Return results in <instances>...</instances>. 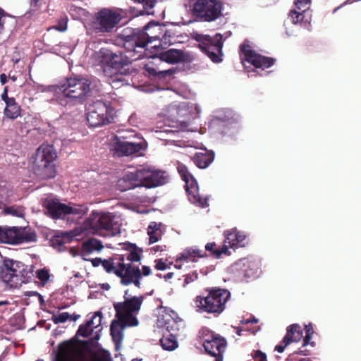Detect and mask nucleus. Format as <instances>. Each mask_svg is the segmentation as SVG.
Segmentation results:
<instances>
[{
    "label": "nucleus",
    "mask_w": 361,
    "mask_h": 361,
    "mask_svg": "<svg viewBox=\"0 0 361 361\" xmlns=\"http://www.w3.org/2000/svg\"><path fill=\"white\" fill-rule=\"evenodd\" d=\"M165 25L151 21L142 29L125 28L119 35L123 47L131 54L133 59H142L148 44L159 40L167 35Z\"/></svg>",
    "instance_id": "obj_1"
},
{
    "label": "nucleus",
    "mask_w": 361,
    "mask_h": 361,
    "mask_svg": "<svg viewBox=\"0 0 361 361\" xmlns=\"http://www.w3.org/2000/svg\"><path fill=\"white\" fill-rule=\"evenodd\" d=\"M128 253L121 255L116 262V270L115 275L120 278L121 284L129 286L133 284L140 288L141 286V269L135 262H140L142 259L143 250L135 244L128 243L126 245Z\"/></svg>",
    "instance_id": "obj_2"
},
{
    "label": "nucleus",
    "mask_w": 361,
    "mask_h": 361,
    "mask_svg": "<svg viewBox=\"0 0 361 361\" xmlns=\"http://www.w3.org/2000/svg\"><path fill=\"white\" fill-rule=\"evenodd\" d=\"M88 78L71 77L59 85L54 86V99L59 105L67 107L82 104L90 92Z\"/></svg>",
    "instance_id": "obj_3"
},
{
    "label": "nucleus",
    "mask_w": 361,
    "mask_h": 361,
    "mask_svg": "<svg viewBox=\"0 0 361 361\" xmlns=\"http://www.w3.org/2000/svg\"><path fill=\"white\" fill-rule=\"evenodd\" d=\"M204 293L206 295H198L195 298L197 311L218 317L225 310L226 304L231 297L229 290L212 287L206 288Z\"/></svg>",
    "instance_id": "obj_4"
},
{
    "label": "nucleus",
    "mask_w": 361,
    "mask_h": 361,
    "mask_svg": "<svg viewBox=\"0 0 361 361\" xmlns=\"http://www.w3.org/2000/svg\"><path fill=\"white\" fill-rule=\"evenodd\" d=\"M57 158L53 145L42 144L37 149L31 169L34 174L40 180L53 178L56 175L54 161Z\"/></svg>",
    "instance_id": "obj_5"
},
{
    "label": "nucleus",
    "mask_w": 361,
    "mask_h": 361,
    "mask_svg": "<svg viewBox=\"0 0 361 361\" xmlns=\"http://www.w3.org/2000/svg\"><path fill=\"white\" fill-rule=\"evenodd\" d=\"M115 215L107 212L93 210L82 224L83 231L100 236L114 235L117 224Z\"/></svg>",
    "instance_id": "obj_6"
},
{
    "label": "nucleus",
    "mask_w": 361,
    "mask_h": 361,
    "mask_svg": "<svg viewBox=\"0 0 361 361\" xmlns=\"http://www.w3.org/2000/svg\"><path fill=\"white\" fill-rule=\"evenodd\" d=\"M121 9L102 8L94 13L88 23V30L92 34L111 33L119 25L123 16Z\"/></svg>",
    "instance_id": "obj_7"
},
{
    "label": "nucleus",
    "mask_w": 361,
    "mask_h": 361,
    "mask_svg": "<svg viewBox=\"0 0 361 361\" xmlns=\"http://www.w3.org/2000/svg\"><path fill=\"white\" fill-rule=\"evenodd\" d=\"M0 278L11 288H18L23 283L31 282L34 273L31 267L20 262L9 260L1 267Z\"/></svg>",
    "instance_id": "obj_8"
},
{
    "label": "nucleus",
    "mask_w": 361,
    "mask_h": 361,
    "mask_svg": "<svg viewBox=\"0 0 361 361\" xmlns=\"http://www.w3.org/2000/svg\"><path fill=\"white\" fill-rule=\"evenodd\" d=\"M42 206L47 211L46 214L54 219H61L70 214L83 216L88 212V207L85 204H66L60 202L59 199L52 197L43 199Z\"/></svg>",
    "instance_id": "obj_9"
},
{
    "label": "nucleus",
    "mask_w": 361,
    "mask_h": 361,
    "mask_svg": "<svg viewBox=\"0 0 361 361\" xmlns=\"http://www.w3.org/2000/svg\"><path fill=\"white\" fill-rule=\"evenodd\" d=\"M224 4L221 0H196L192 15L199 22L211 23L223 16Z\"/></svg>",
    "instance_id": "obj_10"
},
{
    "label": "nucleus",
    "mask_w": 361,
    "mask_h": 361,
    "mask_svg": "<svg viewBox=\"0 0 361 361\" xmlns=\"http://www.w3.org/2000/svg\"><path fill=\"white\" fill-rule=\"evenodd\" d=\"M129 290H126L124 294L123 302L114 303L116 311V317H120L128 322V326H135L138 324V320L133 313L137 312L141 307L144 298L142 296L131 298L128 297Z\"/></svg>",
    "instance_id": "obj_11"
},
{
    "label": "nucleus",
    "mask_w": 361,
    "mask_h": 361,
    "mask_svg": "<svg viewBox=\"0 0 361 361\" xmlns=\"http://www.w3.org/2000/svg\"><path fill=\"white\" fill-rule=\"evenodd\" d=\"M193 39L199 43V48L207 54L212 62L220 63L222 61L223 41L221 34L216 33L214 36H210L196 33L193 36Z\"/></svg>",
    "instance_id": "obj_12"
},
{
    "label": "nucleus",
    "mask_w": 361,
    "mask_h": 361,
    "mask_svg": "<svg viewBox=\"0 0 361 361\" xmlns=\"http://www.w3.org/2000/svg\"><path fill=\"white\" fill-rule=\"evenodd\" d=\"M114 119V109L106 103L97 100L90 104L87 121L90 126L99 127L111 123Z\"/></svg>",
    "instance_id": "obj_13"
},
{
    "label": "nucleus",
    "mask_w": 361,
    "mask_h": 361,
    "mask_svg": "<svg viewBox=\"0 0 361 361\" xmlns=\"http://www.w3.org/2000/svg\"><path fill=\"white\" fill-rule=\"evenodd\" d=\"M177 170L182 180L185 183L186 191L188 192L189 200L194 204L200 207L208 206V199L202 197L199 193V188L197 180L189 172L185 165L181 163L178 164Z\"/></svg>",
    "instance_id": "obj_14"
},
{
    "label": "nucleus",
    "mask_w": 361,
    "mask_h": 361,
    "mask_svg": "<svg viewBox=\"0 0 361 361\" xmlns=\"http://www.w3.org/2000/svg\"><path fill=\"white\" fill-rule=\"evenodd\" d=\"M202 334L206 353L215 357V361H223V354L227 345L226 339L209 329H203Z\"/></svg>",
    "instance_id": "obj_15"
},
{
    "label": "nucleus",
    "mask_w": 361,
    "mask_h": 361,
    "mask_svg": "<svg viewBox=\"0 0 361 361\" xmlns=\"http://www.w3.org/2000/svg\"><path fill=\"white\" fill-rule=\"evenodd\" d=\"M240 59L252 64L257 68L265 69L272 66L275 59L262 56L252 50L250 46L244 42L240 46Z\"/></svg>",
    "instance_id": "obj_16"
},
{
    "label": "nucleus",
    "mask_w": 361,
    "mask_h": 361,
    "mask_svg": "<svg viewBox=\"0 0 361 361\" xmlns=\"http://www.w3.org/2000/svg\"><path fill=\"white\" fill-rule=\"evenodd\" d=\"M126 52L128 56H124L121 52L117 54L106 49H102L98 53V56L102 59L101 61L102 63L108 64L111 68L119 69L128 66L133 61L137 60L133 59L134 57H132L131 54L127 51Z\"/></svg>",
    "instance_id": "obj_17"
},
{
    "label": "nucleus",
    "mask_w": 361,
    "mask_h": 361,
    "mask_svg": "<svg viewBox=\"0 0 361 361\" xmlns=\"http://www.w3.org/2000/svg\"><path fill=\"white\" fill-rule=\"evenodd\" d=\"M138 171L142 187L154 188L164 185L167 181V176L164 171L149 169H142Z\"/></svg>",
    "instance_id": "obj_18"
},
{
    "label": "nucleus",
    "mask_w": 361,
    "mask_h": 361,
    "mask_svg": "<svg viewBox=\"0 0 361 361\" xmlns=\"http://www.w3.org/2000/svg\"><path fill=\"white\" fill-rule=\"evenodd\" d=\"M142 149L141 143L121 140L118 136L114 137L112 149L118 157L130 156L138 153Z\"/></svg>",
    "instance_id": "obj_19"
},
{
    "label": "nucleus",
    "mask_w": 361,
    "mask_h": 361,
    "mask_svg": "<svg viewBox=\"0 0 361 361\" xmlns=\"http://www.w3.org/2000/svg\"><path fill=\"white\" fill-rule=\"evenodd\" d=\"M8 232L9 236L8 240H6L7 244L18 245L37 240V235L35 232L26 231L22 228L10 227Z\"/></svg>",
    "instance_id": "obj_20"
},
{
    "label": "nucleus",
    "mask_w": 361,
    "mask_h": 361,
    "mask_svg": "<svg viewBox=\"0 0 361 361\" xmlns=\"http://www.w3.org/2000/svg\"><path fill=\"white\" fill-rule=\"evenodd\" d=\"M138 169L135 172H129L119 178L116 183V188L121 191H127L135 188L142 187Z\"/></svg>",
    "instance_id": "obj_21"
},
{
    "label": "nucleus",
    "mask_w": 361,
    "mask_h": 361,
    "mask_svg": "<svg viewBox=\"0 0 361 361\" xmlns=\"http://www.w3.org/2000/svg\"><path fill=\"white\" fill-rule=\"evenodd\" d=\"M312 11L304 8L302 10L292 9L290 11L288 17L293 24H299L300 26L310 30L312 20Z\"/></svg>",
    "instance_id": "obj_22"
},
{
    "label": "nucleus",
    "mask_w": 361,
    "mask_h": 361,
    "mask_svg": "<svg viewBox=\"0 0 361 361\" xmlns=\"http://www.w3.org/2000/svg\"><path fill=\"white\" fill-rule=\"evenodd\" d=\"M159 59L168 63L175 64L185 62L188 59V54L183 50L170 49L159 54Z\"/></svg>",
    "instance_id": "obj_23"
},
{
    "label": "nucleus",
    "mask_w": 361,
    "mask_h": 361,
    "mask_svg": "<svg viewBox=\"0 0 361 361\" xmlns=\"http://www.w3.org/2000/svg\"><path fill=\"white\" fill-rule=\"evenodd\" d=\"M111 322L110 325V334L112 337L113 341L116 345H120L123 338V330L126 326H128V322L121 319L120 317H116Z\"/></svg>",
    "instance_id": "obj_24"
},
{
    "label": "nucleus",
    "mask_w": 361,
    "mask_h": 361,
    "mask_svg": "<svg viewBox=\"0 0 361 361\" xmlns=\"http://www.w3.org/2000/svg\"><path fill=\"white\" fill-rule=\"evenodd\" d=\"M104 248L102 242L94 238H90L82 243L81 245V256L85 260L86 256L94 252H100Z\"/></svg>",
    "instance_id": "obj_25"
},
{
    "label": "nucleus",
    "mask_w": 361,
    "mask_h": 361,
    "mask_svg": "<svg viewBox=\"0 0 361 361\" xmlns=\"http://www.w3.org/2000/svg\"><path fill=\"white\" fill-rule=\"evenodd\" d=\"M214 152L206 150L204 152H197L192 158L194 164L200 169H206L214 159Z\"/></svg>",
    "instance_id": "obj_26"
},
{
    "label": "nucleus",
    "mask_w": 361,
    "mask_h": 361,
    "mask_svg": "<svg viewBox=\"0 0 361 361\" xmlns=\"http://www.w3.org/2000/svg\"><path fill=\"white\" fill-rule=\"evenodd\" d=\"M204 256L205 253L203 250L188 247L178 255L176 262L179 261L185 262H196L197 259L204 257Z\"/></svg>",
    "instance_id": "obj_27"
},
{
    "label": "nucleus",
    "mask_w": 361,
    "mask_h": 361,
    "mask_svg": "<svg viewBox=\"0 0 361 361\" xmlns=\"http://www.w3.org/2000/svg\"><path fill=\"white\" fill-rule=\"evenodd\" d=\"M21 107L16 102V99H11L8 103L6 104L4 114L8 118L14 120L21 116Z\"/></svg>",
    "instance_id": "obj_28"
},
{
    "label": "nucleus",
    "mask_w": 361,
    "mask_h": 361,
    "mask_svg": "<svg viewBox=\"0 0 361 361\" xmlns=\"http://www.w3.org/2000/svg\"><path fill=\"white\" fill-rule=\"evenodd\" d=\"M285 337H288L289 342H299L303 337V331L298 324H293L288 326Z\"/></svg>",
    "instance_id": "obj_29"
},
{
    "label": "nucleus",
    "mask_w": 361,
    "mask_h": 361,
    "mask_svg": "<svg viewBox=\"0 0 361 361\" xmlns=\"http://www.w3.org/2000/svg\"><path fill=\"white\" fill-rule=\"evenodd\" d=\"M90 262L92 263V265L94 267H97L100 264L102 265L104 270L109 273L111 274L114 273L115 274V271L116 270V262L114 259L109 258L108 259H102L99 257H96L90 259Z\"/></svg>",
    "instance_id": "obj_30"
},
{
    "label": "nucleus",
    "mask_w": 361,
    "mask_h": 361,
    "mask_svg": "<svg viewBox=\"0 0 361 361\" xmlns=\"http://www.w3.org/2000/svg\"><path fill=\"white\" fill-rule=\"evenodd\" d=\"M147 234L149 235V243L152 244L157 242L161 237V231L160 225L156 222H152L147 228Z\"/></svg>",
    "instance_id": "obj_31"
},
{
    "label": "nucleus",
    "mask_w": 361,
    "mask_h": 361,
    "mask_svg": "<svg viewBox=\"0 0 361 361\" xmlns=\"http://www.w3.org/2000/svg\"><path fill=\"white\" fill-rule=\"evenodd\" d=\"M305 336L304 337L302 347L305 348L308 345H311L312 347H314L316 345L315 342L311 341L312 336L314 334L312 324L309 323L308 324L305 325Z\"/></svg>",
    "instance_id": "obj_32"
},
{
    "label": "nucleus",
    "mask_w": 361,
    "mask_h": 361,
    "mask_svg": "<svg viewBox=\"0 0 361 361\" xmlns=\"http://www.w3.org/2000/svg\"><path fill=\"white\" fill-rule=\"evenodd\" d=\"M135 3L143 4V10L140 11V15L154 14L152 8L159 0H133Z\"/></svg>",
    "instance_id": "obj_33"
},
{
    "label": "nucleus",
    "mask_w": 361,
    "mask_h": 361,
    "mask_svg": "<svg viewBox=\"0 0 361 361\" xmlns=\"http://www.w3.org/2000/svg\"><path fill=\"white\" fill-rule=\"evenodd\" d=\"M160 343L162 348L166 350H173L178 347L176 338L170 334L169 336H163L160 339Z\"/></svg>",
    "instance_id": "obj_34"
},
{
    "label": "nucleus",
    "mask_w": 361,
    "mask_h": 361,
    "mask_svg": "<svg viewBox=\"0 0 361 361\" xmlns=\"http://www.w3.org/2000/svg\"><path fill=\"white\" fill-rule=\"evenodd\" d=\"M225 239L224 243H228L230 247H237L236 243V233H235V228H232L231 230H226L224 233Z\"/></svg>",
    "instance_id": "obj_35"
},
{
    "label": "nucleus",
    "mask_w": 361,
    "mask_h": 361,
    "mask_svg": "<svg viewBox=\"0 0 361 361\" xmlns=\"http://www.w3.org/2000/svg\"><path fill=\"white\" fill-rule=\"evenodd\" d=\"M90 323H92V321H87L85 324H81L77 331L76 335L82 337L90 336L93 331L92 328L90 327Z\"/></svg>",
    "instance_id": "obj_36"
},
{
    "label": "nucleus",
    "mask_w": 361,
    "mask_h": 361,
    "mask_svg": "<svg viewBox=\"0 0 361 361\" xmlns=\"http://www.w3.org/2000/svg\"><path fill=\"white\" fill-rule=\"evenodd\" d=\"M68 22V16L66 14H63L59 17L56 25L53 26L52 28L59 32H65L67 30Z\"/></svg>",
    "instance_id": "obj_37"
},
{
    "label": "nucleus",
    "mask_w": 361,
    "mask_h": 361,
    "mask_svg": "<svg viewBox=\"0 0 361 361\" xmlns=\"http://www.w3.org/2000/svg\"><path fill=\"white\" fill-rule=\"evenodd\" d=\"M145 70L150 76H159V78H163L171 74L170 70L157 71L154 67L149 65H147L145 67Z\"/></svg>",
    "instance_id": "obj_38"
},
{
    "label": "nucleus",
    "mask_w": 361,
    "mask_h": 361,
    "mask_svg": "<svg viewBox=\"0 0 361 361\" xmlns=\"http://www.w3.org/2000/svg\"><path fill=\"white\" fill-rule=\"evenodd\" d=\"M169 317V315H162L158 320L159 325L166 328L169 331L173 330V324L171 323H175L174 320L171 319Z\"/></svg>",
    "instance_id": "obj_39"
},
{
    "label": "nucleus",
    "mask_w": 361,
    "mask_h": 361,
    "mask_svg": "<svg viewBox=\"0 0 361 361\" xmlns=\"http://www.w3.org/2000/svg\"><path fill=\"white\" fill-rule=\"evenodd\" d=\"M37 279L43 283H46L50 277L49 272L46 269H38L36 272Z\"/></svg>",
    "instance_id": "obj_40"
},
{
    "label": "nucleus",
    "mask_w": 361,
    "mask_h": 361,
    "mask_svg": "<svg viewBox=\"0 0 361 361\" xmlns=\"http://www.w3.org/2000/svg\"><path fill=\"white\" fill-rule=\"evenodd\" d=\"M69 317H71V314L68 312H62L58 315L52 316L51 320L54 324H57L66 322Z\"/></svg>",
    "instance_id": "obj_41"
},
{
    "label": "nucleus",
    "mask_w": 361,
    "mask_h": 361,
    "mask_svg": "<svg viewBox=\"0 0 361 361\" xmlns=\"http://www.w3.org/2000/svg\"><path fill=\"white\" fill-rule=\"evenodd\" d=\"M51 243L54 247L61 250L62 247L65 245L66 241L63 237L55 235L51 240Z\"/></svg>",
    "instance_id": "obj_42"
},
{
    "label": "nucleus",
    "mask_w": 361,
    "mask_h": 361,
    "mask_svg": "<svg viewBox=\"0 0 361 361\" xmlns=\"http://www.w3.org/2000/svg\"><path fill=\"white\" fill-rule=\"evenodd\" d=\"M102 314L100 312H97L95 314L92 316V319L90 321H92V323H90V327L92 328H97L99 326H101L102 324Z\"/></svg>",
    "instance_id": "obj_43"
},
{
    "label": "nucleus",
    "mask_w": 361,
    "mask_h": 361,
    "mask_svg": "<svg viewBox=\"0 0 361 361\" xmlns=\"http://www.w3.org/2000/svg\"><path fill=\"white\" fill-rule=\"evenodd\" d=\"M228 247L229 245L228 243H224L223 246L220 249H216L214 251H213V256L219 258L222 254H229Z\"/></svg>",
    "instance_id": "obj_44"
},
{
    "label": "nucleus",
    "mask_w": 361,
    "mask_h": 361,
    "mask_svg": "<svg viewBox=\"0 0 361 361\" xmlns=\"http://www.w3.org/2000/svg\"><path fill=\"white\" fill-rule=\"evenodd\" d=\"M9 226H0V243H6V240H8Z\"/></svg>",
    "instance_id": "obj_45"
},
{
    "label": "nucleus",
    "mask_w": 361,
    "mask_h": 361,
    "mask_svg": "<svg viewBox=\"0 0 361 361\" xmlns=\"http://www.w3.org/2000/svg\"><path fill=\"white\" fill-rule=\"evenodd\" d=\"M252 357L254 361H267L266 353L260 350H254Z\"/></svg>",
    "instance_id": "obj_46"
},
{
    "label": "nucleus",
    "mask_w": 361,
    "mask_h": 361,
    "mask_svg": "<svg viewBox=\"0 0 361 361\" xmlns=\"http://www.w3.org/2000/svg\"><path fill=\"white\" fill-rule=\"evenodd\" d=\"M290 343L288 341V337H285L283 338V340L280 342V343L275 346L274 350L277 351L278 353H283L284 351V349L287 345H288Z\"/></svg>",
    "instance_id": "obj_47"
},
{
    "label": "nucleus",
    "mask_w": 361,
    "mask_h": 361,
    "mask_svg": "<svg viewBox=\"0 0 361 361\" xmlns=\"http://www.w3.org/2000/svg\"><path fill=\"white\" fill-rule=\"evenodd\" d=\"M167 35H164L162 38H161V42L165 44H172V39H173L176 37V35L175 33L171 30H168L167 29Z\"/></svg>",
    "instance_id": "obj_48"
},
{
    "label": "nucleus",
    "mask_w": 361,
    "mask_h": 361,
    "mask_svg": "<svg viewBox=\"0 0 361 361\" xmlns=\"http://www.w3.org/2000/svg\"><path fill=\"white\" fill-rule=\"evenodd\" d=\"M198 278V274L196 271H194L187 275L185 276L184 280V286L187 284H189L195 281H196Z\"/></svg>",
    "instance_id": "obj_49"
},
{
    "label": "nucleus",
    "mask_w": 361,
    "mask_h": 361,
    "mask_svg": "<svg viewBox=\"0 0 361 361\" xmlns=\"http://www.w3.org/2000/svg\"><path fill=\"white\" fill-rule=\"evenodd\" d=\"M310 3V0H296L295 1V8L298 10L304 9V8H307L309 9L308 5Z\"/></svg>",
    "instance_id": "obj_50"
},
{
    "label": "nucleus",
    "mask_w": 361,
    "mask_h": 361,
    "mask_svg": "<svg viewBox=\"0 0 361 361\" xmlns=\"http://www.w3.org/2000/svg\"><path fill=\"white\" fill-rule=\"evenodd\" d=\"M155 269L157 270H166L169 268L166 263L163 260V259H159L155 260Z\"/></svg>",
    "instance_id": "obj_51"
},
{
    "label": "nucleus",
    "mask_w": 361,
    "mask_h": 361,
    "mask_svg": "<svg viewBox=\"0 0 361 361\" xmlns=\"http://www.w3.org/2000/svg\"><path fill=\"white\" fill-rule=\"evenodd\" d=\"M235 233L236 235V243L237 246L244 242V240L246 239V235L235 228Z\"/></svg>",
    "instance_id": "obj_52"
},
{
    "label": "nucleus",
    "mask_w": 361,
    "mask_h": 361,
    "mask_svg": "<svg viewBox=\"0 0 361 361\" xmlns=\"http://www.w3.org/2000/svg\"><path fill=\"white\" fill-rule=\"evenodd\" d=\"M4 212L6 214H12L16 216H20V212L17 209L14 208L13 207H8L5 208Z\"/></svg>",
    "instance_id": "obj_53"
},
{
    "label": "nucleus",
    "mask_w": 361,
    "mask_h": 361,
    "mask_svg": "<svg viewBox=\"0 0 361 361\" xmlns=\"http://www.w3.org/2000/svg\"><path fill=\"white\" fill-rule=\"evenodd\" d=\"M24 295L27 297L37 296L41 303L44 302L42 295L37 291H25Z\"/></svg>",
    "instance_id": "obj_54"
},
{
    "label": "nucleus",
    "mask_w": 361,
    "mask_h": 361,
    "mask_svg": "<svg viewBox=\"0 0 361 361\" xmlns=\"http://www.w3.org/2000/svg\"><path fill=\"white\" fill-rule=\"evenodd\" d=\"M1 97V99L5 102V104L8 103V102H10V100H11V99H15L13 97H8V87H4V92H2Z\"/></svg>",
    "instance_id": "obj_55"
},
{
    "label": "nucleus",
    "mask_w": 361,
    "mask_h": 361,
    "mask_svg": "<svg viewBox=\"0 0 361 361\" xmlns=\"http://www.w3.org/2000/svg\"><path fill=\"white\" fill-rule=\"evenodd\" d=\"M152 271L149 267L147 266H142V270H141V274L142 276H148L151 274Z\"/></svg>",
    "instance_id": "obj_56"
},
{
    "label": "nucleus",
    "mask_w": 361,
    "mask_h": 361,
    "mask_svg": "<svg viewBox=\"0 0 361 361\" xmlns=\"http://www.w3.org/2000/svg\"><path fill=\"white\" fill-rule=\"evenodd\" d=\"M5 16H6L5 11L1 8H0V32L4 29V21L3 20V18Z\"/></svg>",
    "instance_id": "obj_57"
},
{
    "label": "nucleus",
    "mask_w": 361,
    "mask_h": 361,
    "mask_svg": "<svg viewBox=\"0 0 361 361\" xmlns=\"http://www.w3.org/2000/svg\"><path fill=\"white\" fill-rule=\"evenodd\" d=\"M215 247H216L215 243H208L205 245V250L207 251L211 252L212 255H213V251H214L216 250Z\"/></svg>",
    "instance_id": "obj_58"
},
{
    "label": "nucleus",
    "mask_w": 361,
    "mask_h": 361,
    "mask_svg": "<svg viewBox=\"0 0 361 361\" xmlns=\"http://www.w3.org/2000/svg\"><path fill=\"white\" fill-rule=\"evenodd\" d=\"M294 354L307 356V355H310V350H309L307 349H304V350L300 349L298 351L295 352Z\"/></svg>",
    "instance_id": "obj_59"
},
{
    "label": "nucleus",
    "mask_w": 361,
    "mask_h": 361,
    "mask_svg": "<svg viewBox=\"0 0 361 361\" xmlns=\"http://www.w3.org/2000/svg\"><path fill=\"white\" fill-rule=\"evenodd\" d=\"M241 322L243 324H250V323L257 324L258 322V319L257 318L252 317L251 319L242 320Z\"/></svg>",
    "instance_id": "obj_60"
},
{
    "label": "nucleus",
    "mask_w": 361,
    "mask_h": 361,
    "mask_svg": "<svg viewBox=\"0 0 361 361\" xmlns=\"http://www.w3.org/2000/svg\"><path fill=\"white\" fill-rule=\"evenodd\" d=\"M0 80L3 85H4L5 83L7 82L8 80H7V76L6 75V74H4V73L1 74Z\"/></svg>",
    "instance_id": "obj_61"
},
{
    "label": "nucleus",
    "mask_w": 361,
    "mask_h": 361,
    "mask_svg": "<svg viewBox=\"0 0 361 361\" xmlns=\"http://www.w3.org/2000/svg\"><path fill=\"white\" fill-rule=\"evenodd\" d=\"M80 317V316L79 314H73V315H71V317H69V319L72 321H76L77 319H78Z\"/></svg>",
    "instance_id": "obj_62"
},
{
    "label": "nucleus",
    "mask_w": 361,
    "mask_h": 361,
    "mask_svg": "<svg viewBox=\"0 0 361 361\" xmlns=\"http://www.w3.org/2000/svg\"><path fill=\"white\" fill-rule=\"evenodd\" d=\"M173 276V272H169V273H167L165 276H164V279L165 280H168L171 278H172Z\"/></svg>",
    "instance_id": "obj_63"
},
{
    "label": "nucleus",
    "mask_w": 361,
    "mask_h": 361,
    "mask_svg": "<svg viewBox=\"0 0 361 361\" xmlns=\"http://www.w3.org/2000/svg\"><path fill=\"white\" fill-rule=\"evenodd\" d=\"M152 250H153L154 252H158V251H162L163 250L162 249H160V246L153 247H152Z\"/></svg>",
    "instance_id": "obj_64"
}]
</instances>
